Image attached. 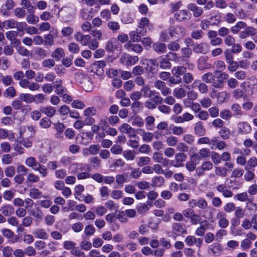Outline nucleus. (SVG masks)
I'll use <instances>...</instances> for the list:
<instances>
[{"instance_id":"nucleus-29","label":"nucleus","mask_w":257,"mask_h":257,"mask_svg":"<svg viewBox=\"0 0 257 257\" xmlns=\"http://www.w3.org/2000/svg\"><path fill=\"white\" fill-rule=\"evenodd\" d=\"M246 24L245 22L239 21L236 23L235 26L232 27L230 29L231 31L233 34H237L241 29H245Z\"/></svg>"},{"instance_id":"nucleus-15","label":"nucleus","mask_w":257,"mask_h":257,"mask_svg":"<svg viewBox=\"0 0 257 257\" xmlns=\"http://www.w3.org/2000/svg\"><path fill=\"white\" fill-rule=\"evenodd\" d=\"M124 48L128 51H134L136 53H140L143 51L141 45L138 44H134L131 41H128L125 45Z\"/></svg>"},{"instance_id":"nucleus-37","label":"nucleus","mask_w":257,"mask_h":257,"mask_svg":"<svg viewBox=\"0 0 257 257\" xmlns=\"http://www.w3.org/2000/svg\"><path fill=\"white\" fill-rule=\"evenodd\" d=\"M173 95L177 98H182L186 95V91L183 88H176L174 89Z\"/></svg>"},{"instance_id":"nucleus-19","label":"nucleus","mask_w":257,"mask_h":257,"mask_svg":"<svg viewBox=\"0 0 257 257\" xmlns=\"http://www.w3.org/2000/svg\"><path fill=\"white\" fill-rule=\"evenodd\" d=\"M188 9L193 12V16L195 17L200 16L203 12L202 8L197 7L195 4H189Z\"/></svg>"},{"instance_id":"nucleus-6","label":"nucleus","mask_w":257,"mask_h":257,"mask_svg":"<svg viewBox=\"0 0 257 257\" xmlns=\"http://www.w3.org/2000/svg\"><path fill=\"white\" fill-rule=\"evenodd\" d=\"M174 17L177 21L182 22L190 20L191 14L186 10H182L175 13Z\"/></svg>"},{"instance_id":"nucleus-32","label":"nucleus","mask_w":257,"mask_h":257,"mask_svg":"<svg viewBox=\"0 0 257 257\" xmlns=\"http://www.w3.org/2000/svg\"><path fill=\"white\" fill-rule=\"evenodd\" d=\"M214 79V74L211 72H207L202 76V80L203 81L207 83H212L213 86Z\"/></svg>"},{"instance_id":"nucleus-52","label":"nucleus","mask_w":257,"mask_h":257,"mask_svg":"<svg viewBox=\"0 0 257 257\" xmlns=\"http://www.w3.org/2000/svg\"><path fill=\"white\" fill-rule=\"evenodd\" d=\"M96 109L93 107H88L84 109L83 113L85 116H93L96 114Z\"/></svg>"},{"instance_id":"nucleus-23","label":"nucleus","mask_w":257,"mask_h":257,"mask_svg":"<svg viewBox=\"0 0 257 257\" xmlns=\"http://www.w3.org/2000/svg\"><path fill=\"white\" fill-rule=\"evenodd\" d=\"M117 42L114 38L110 39L106 43L105 50L109 52H112L117 48Z\"/></svg>"},{"instance_id":"nucleus-20","label":"nucleus","mask_w":257,"mask_h":257,"mask_svg":"<svg viewBox=\"0 0 257 257\" xmlns=\"http://www.w3.org/2000/svg\"><path fill=\"white\" fill-rule=\"evenodd\" d=\"M54 88L55 93L58 95L63 94L66 90V89L62 86V81L60 79L56 80L54 84Z\"/></svg>"},{"instance_id":"nucleus-56","label":"nucleus","mask_w":257,"mask_h":257,"mask_svg":"<svg viewBox=\"0 0 257 257\" xmlns=\"http://www.w3.org/2000/svg\"><path fill=\"white\" fill-rule=\"evenodd\" d=\"M105 207L110 211L116 210L118 206L111 200H108L105 203Z\"/></svg>"},{"instance_id":"nucleus-17","label":"nucleus","mask_w":257,"mask_h":257,"mask_svg":"<svg viewBox=\"0 0 257 257\" xmlns=\"http://www.w3.org/2000/svg\"><path fill=\"white\" fill-rule=\"evenodd\" d=\"M57 30L56 29L51 30L50 33L45 35L44 42L47 46H52L54 44V39L53 35H57Z\"/></svg>"},{"instance_id":"nucleus-34","label":"nucleus","mask_w":257,"mask_h":257,"mask_svg":"<svg viewBox=\"0 0 257 257\" xmlns=\"http://www.w3.org/2000/svg\"><path fill=\"white\" fill-rule=\"evenodd\" d=\"M229 94L226 91H221L218 93L217 99L218 103H223L229 98Z\"/></svg>"},{"instance_id":"nucleus-50","label":"nucleus","mask_w":257,"mask_h":257,"mask_svg":"<svg viewBox=\"0 0 257 257\" xmlns=\"http://www.w3.org/2000/svg\"><path fill=\"white\" fill-rule=\"evenodd\" d=\"M132 125L138 127H142L144 124V120L138 116H134L131 122Z\"/></svg>"},{"instance_id":"nucleus-40","label":"nucleus","mask_w":257,"mask_h":257,"mask_svg":"<svg viewBox=\"0 0 257 257\" xmlns=\"http://www.w3.org/2000/svg\"><path fill=\"white\" fill-rule=\"evenodd\" d=\"M165 56L169 61H173L179 64L181 63V58L178 57L175 53L169 52Z\"/></svg>"},{"instance_id":"nucleus-59","label":"nucleus","mask_w":257,"mask_h":257,"mask_svg":"<svg viewBox=\"0 0 257 257\" xmlns=\"http://www.w3.org/2000/svg\"><path fill=\"white\" fill-rule=\"evenodd\" d=\"M2 162L5 165H9L12 163V156L9 154H6L2 156Z\"/></svg>"},{"instance_id":"nucleus-51","label":"nucleus","mask_w":257,"mask_h":257,"mask_svg":"<svg viewBox=\"0 0 257 257\" xmlns=\"http://www.w3.org/2000/svg\"><path fill=\"white\" fill-rule=\"evenodd\" d=\"M42 111L48 117H52L56 112L55 109L52 106L45 107L42 109Z\"/></svg>"},{"instance_id":"nucleus-38","label":"nucleus","mask_w":257,"mask_h":257,"mask_svg":"<svg viewBox=\"0 0 257 257\" xmlns=\"http://www.w3.org/2000/svg\"><path fill=\"white\" fill-rule=\"evenodd\" d=\"M154 50L157 52L163 53L165 51L166 46L165 44L161 42H157L153 45Z\"/></svg>"},{"instance_id":"nucleus-8","label":"nucleus","mask_w":257,"mask_h":257,"mask_svg":"<svg viewBox=\"0 0 257 257\" xmlns=\"http://www.w3.org/2000/svg\"><path fill=\"white\" fill-rule=\"evenodd\" d=\"M186 159V156L183 153H177L174 160L171 161L170 165L174 167L179 168L183 166V163Z\"/></svg>"},{"instance_id":"nucleus-2","label":"nucleus","mask_w":257,"mask_h":257,"mask_svg":"<svg viewBox=\"0 0 257 257\" xmlns=\"http://www.w3.org/2000/svg\"><path fill=\"white\" fill-rule=\"evenodd\" d=\"M168 33L172 38L180 39L185 36V30L184 27L179 25L173 26L169 28Z\"/></svg>"},{"instance_id":"nucleus-57","label":"nucleus","mask_w":257,"mask_h":257,"mask_svg":"<svg viewBox=\"0 0 257 257\" xmlns=\"http://www.w3.org/2000/svg\"><path fill=\"white\" fill-rule=\"evenodd\" d=\"M10 64V63L7 58H0V67L2 70H7L9 67Z\"/></svg>"},{"instance_id":"nucleus-4","label":"nucleus","mask_w":257,"mask_h":257,"mask_svg":"<svg viewBox=\"0 0 257 257\" xmlns=\"http://www.w3.org/2000/svg\"><path fill=\"white\" fill-rule=\"evenodd\" d=\"M106 64V62L104 61H96L91 64L90 71L97 76H101L104 73V68Z\"/></svg>"},{"instance_id":"nucleus-58","label":"nucleus","mask_w":257,"mask_h":257,"mask_svg":"<svg viewBox=\"0 0 257 257\" xmlns=\"http://www.w3.org/2000/svg\"><path fill=\"white\" fill-rule=\"evenodd\" d=\"M241 185L240 181L237 180H231L229 188L233 190L238 189Z\"/></svg>"},{"instance_id":"nucleus-62","label":"nucleus","mask_w":257,"mask_h":257,"mask_svg":"<svg viewBox=\"0 0 257 257\" xmlns=\"http://www.w3.org/2000/svg\"><path fill=\"white\" fill-rule=\"evenodd\" d=\"M71 106L73 108L82 109L85 106V105L83 102L80 100H74L72 101Z\"/></svg>"},{"instance_id":"nucleus-54","label":"nucleus","mask_w":257,"mask_h":257,"mask_svg":"<svg viewBox=\"0 0 257 257\" xmlns=\"http://www.w3.org/2000/svg\"><path fill=\"white\" fill-rule=\"evenodd\" d=\"M16 93V91L14 87L13 86H10L6 90L4 93V95L6 97H10L13 98L15 96Z\"/></svg>"},{"instance_id":"nucleus-64","label":"nucleus","mask_w":257,"mask_h":257,"mask_svg":"<svg viewBox=\"0 0 257 257\" xmlns=\"http://www.w3.org/2000/svg\"><path fill=\"white\" fill-rule=\"evenodd\" d=\"M99 192L102 200H105L109 195V189L106 186H103L99 189Z\"/></svg>"},{"instance_id":"nucleus-35","label":"nucleus","mask_w":257,"mask_h":257,"mask_svg":"<svg viewBox=\"0 0 257 257\" xmlns=\"http://www.w3.org/2000/svg\"><path fill=\"white\" fill-rule=\"evenodd\" d=\"M152 182L153 186L155 187H161L164 184L165 180L162 176H156L152 178Z\"/></svg>"},{"instance_id":"nucleus-41","label":"nucleus","mask_w":257,"mask_h":257,"mask_svg":"<svg viewBox=\"0 0 257 257\" xmlns=\"http://www.w3.org/2000/svg\"><path fill=\"white\" fill-rule=\"evenodd\" d=\"M186 101H184V104L185 106L190 107L191 109L194 111L195 115L201 111V106L199 103L189 101L190 105H188L186 104Z\"/></svg>"},{"instance_id":"nucleus-55","label":"nucleus","mask_w":257,"mask_h":257,"mask_svg":"<svg viewBox=\"0 0 257 257\" xmlns=\"http://www.w3.org/2000/svg\"><path fill=\"white\" fill-rule=\"evenodd\" d=\"M148 26L150 27L151 25L149 24V20L147 18H143L141 19L139 25V29H142L141 31H143V30H146L145 28L146 27ZM151 26H152L151 25Z\"/></svg>"},{"instance_id":"nucleus-9","label":"nucleus","mask_w":257,"mask_h":257,"mask_svg":"<svg viewBox=\"0 0 257 257\" xmlns=\"http://www.w3.org/2000/svg\"><path fill=\"white\" fill-rule=\"evenodd\" d=\"M75 40L80 42L83 46H87L91 41V36L89 35H83L80 32L76 33L74 35Z\"/></svg>"},{"instance_id":"nucleus-61","label":"nucleus","mask_w":257,"mask_h":257,"mask_svg":"<svg viewBox=\"0 0 257 257\" xmlns=\"http://www.w3.org/2000/svg\"><path fill=\"white\" fill-rule=\"evenodd\" d=\"M15 168L13 166H10L5 169V173L8 177H13L15 174Z\"/></svg>"},{"instance_id":"nucleus-5","label":"nucleus","mask_w":257,"mask_h":257,"mask_svg":"<svg viewBox=\"0 0 257 257\" xmlns=\"http://www.w3.org/2000/svg\"><path fill=\"white\" fill-rule=\"evenodd\" d=\"M214 74L215 79L214 81V86L216 88L221 87L224 81L227 79L229 77L228 74L220 72L219 70H216L214 72Z\"/></svg>"},{"instance_id":"nucleus-10","label":"nucleus","mask_w":257,"mask_h":257,"mask_svg":"<svg viewBox=\"0 0 257 257\" xmlns=\"http://www.w3.org/2000/svg\"><path fill=\"white\" fill-rule=\"evenodd\" d=\"M237 131L239 134L246 135L249 134L251 131L249 124L246 121H240L237 125Z\"/></svg>"},{"instance_id":"nucleus-33","label":"nucleus","mask_w":257,"mask_h":257,"mask_svg":"<svg viewBox=\"0 0 257 257\" xmlns=\"http://www.w3.org/2000/svg\"><path fill=\"white\" fill-rule=\"evenodd\" d=\"M151 161V159L149 157H140L137 158L136 160L137 164L139 167H143L148 165Z\"/></svg>"},{"instance_id":"nucleus-26","label":"nucleus","mask_w":257,"mask_h":257,"mask_svg":"<svg viewBox=\"0 0 257 257\" xmlns=\"http://www.w3.org/2000/svg\"><path fill=\"white\" fill-rule=\"evenodd\" d=\"M151 93L150 96H149L150 100H153L158 104L163 103V98L159 95L158 92L153 90Z\"/></svg>"},{"instance_id":"nucleus-31","label":"nucleus","mask_w":257,"mask_h":257,"mask_svg":"<svg viewBox=\"0 0 257 257\" xmlns=\"http://www.w3.org/2000/svg\"><path fill=\"white\" fill-rule=\"evenodd\" d=\"M64 55L65 53L63 49L61 48H58L52 52L51 55L56 61H59L64 57Z\"/></svg>"},{"instance_id":"nucleus-43","label":"nucleus","mask_w":257,"mask_h":257,"mask_svg":"<svg viewBox=\"0 0 257 257\" xmlns=\"http://www.w3.org/2000/svg\"><path fill=\"white\" fill-rule=\"evenodd\" d=\"M121 20L124 24H132L134 22V18L131 14L126 13L122 15Z\"/></svg>"},{"instance_id":"nucleus-25","label":"nucleus","mask_w":257,"mask_h":257,"mask_svg":"<svg viewBox=\"0 0 257 257\" xmlns=\"http://www.w3.org/2000/svg\"><path fill=\"white\" fill-rule=\"evenodd\" d=\"M0 210L5 216H9L14 213V208L11 205H6L2 206Z\"/></svg>"},{"instance_id":"nucleus-47","label":"nucleus","mask_w":257,"mask_h":257,"mask_svg":"<svg viewBox=\"0 0 257 257\" xmlns=\"http://www.w3.org/2000/svg\"><path fill=\"white\" fill-rule=\"evenodd\" d=\"M231 110L233 112V116L239 117L242 115L240 106L238 104H233L231 106Z\"/></svg>"},{"instance_id":"nucleus-7","label":"nucleus","mask_w":257,"mask_h":257,"mask_svg":"<svg viewBox=\"0 0 257 257\" xmlns=\"http://www.w3.org/2000/svg\"><path fill=\"white\" fill-rule=\"evenodd\" d=\"M119 130L121 133L126 134L131 138H136L137 137L135 128H133L128 123H122L119 126Z\"/></svg>"},{"instance_id":"nucleus-46","label":"nucleus","mask_w":257,"mask_h":257,"mask_svg":"<svg viewBox=\"0 0 257 257\" xmlns=\"http://www.w3.org/2000/svg\"><path fill=\"white\" fill-rule=\"evenodd\" d=\"M160 66L161 68L166 69L170 68L171 66V64L169 60L165 57H161L160 59Z\"/></svg>"},{"instance_id":"nucleus-63","label":"nucleus","mask_w":257,"mask_h":257,"mask_svg":"<svg viewBox=\"0 0 257 257\" xmlns=\"http://www.w3.org/2000/svg\"><path fill=\"white\" fill-rule=\"evenodd\" d=\"M100 147L98 145H91L88 147L90 154L95 155L97 154L100 150Z\"/></svg>"},{"instance_id":"nucleus-18","label":"nucleus","mask_w":257,"mask_h":257,"mask_svg":"<svg viewBox=\"0 0 257 257\" xmlns=\"http://www.w3.org/2000/svg\"><path fill=\"white\" fill-rule=\"evenodd\" d=\"M198 87L199 91L200 93L204 94L208 92V88L207 85L204 83L200 82V80H195L192 84V88H194Z\"/></svg>"},{"instance_id":"nucleus-48","label":"nucleus","mask_w":257,"mask_h":257,"mask_svg":"<svg viewBox=\"0 0 257 257\" xmlns=\"http://www.w3.org/2000/svg\"><path fill=\"white\" fill-rule=\"evenodd\" d=\"M68 48L69 52L73 54L78 53L80 50L79 45L74 42L70 43L68 46Z\"/></svg>"},{"instance_id":"nucleus-28","label":"nucleus","mask_w":257,"mask_h":257,"mask_svg":"<svg viewBox=\"0 0 257 257\" xmlns=\"http://www.w3.org/2000/svg\"><path fill=\"white\" fill-rule=\"evenodd\" d=\"M54 128L57 131L56 137L57 138H63L62 133L65 129V125L63 123L57 122L54 123Z\"/></svg>"},{"instance_id":"nucleus-44","label":"nucleus","mask_w":257,"mask_h":257,"mask_svg":"<svg viewBox=\"0 0 257 257\" xmlns=\"http://www.w3.org/2000/svg\"><path fill=\"white\" fill-rule=\"evenodd\" d=\"M257 166V159L256 157H251L247 162V164L244 166L245 170L250 169Z\"/></svg>"},{"instance_id":"nucleus-30","label":"nucleus","mask_w":257,"mask_h":257,"mask_svg":"<svg viewBox=\"0 0 257 257\" xmlns=\"http://www.w3.org/2000/svg\"><path fill=\"white\" fill-rule=\"evenodd\" d=\"M186 68L184 66H175L172 69L173 75L180 76L185 74Z\"/></svg>"},{"instance_id":"nucleus-27","label":"nucleus","mask_w":257,"mask_h":257,"mask_svg":"<svg viewBox=\"0 0 257 257\" xmlns=\"http://www.w3.org/2000/svg\"><path fill=\"white\" fill-rule=\"evenodd\" d=\"M194 131L196 134L199 136H204L205 134V128L203 125V122L198 121L195 124Z\"/></svg>"},{"instance_id":"nucleus-24","label":"nucleus","mask_w":257,"mask_h":257,"mask_svg":"<svg viewBox=\"0 0 257 257\" xmlns=\"http://www.w3.org/2000/svg\"><path fill=\"white\" fill-rule=\"evenodd\" d=\"M33 170L38 171L39 173L43 177H45L47 174V170L45 166H41L38 163H37L33 158Z\"/></svg>"},{"instance_id":"nucleus-12","label":"nucleus","mask_w":257,"mask_h":257,"mask_svg":"<svg viewBox=\"0 0 257 257\" xmlns=\"http://www.w3.org/2000/svg\"><path fill=\"white\" fill-rule=\"evenodd\" d=\"M209 253L214 256H220L222 253V248L220 243L215 242L209 246Z\"/></svg>"},{"instance_id":"nucleus-45","label":"nucleus","mask_w":257,"mask_h":257,"mask_svg":"<svg viewBox=\"0 0 257 257\" xmlns=\"http://www.w3.org/2000/svg\"><path fill=\"white\" fill-rule=\"evenodd\" d=\"M150 203H142L137 207L138 212L140 214H144L150 209Z\"/></svg>"},{"instance_id":"nucleus-14","label":"nucleus","mask_w":257,"mask_h":257,"mask_svg":"<svg viewBox=\"0 0 257 257\" xmlns=\"http://www.w3.org/2000/svg\"><path fill=\"white\" fill-rule=\"evenodd\" d=\"M147 30H143L141 31L137 29L136 31H133L129 33L131 39L134 42H138L141 41V35H144L146 33Z\"/></svg>"},{"instance_id":"nucleus-39","label":"nucleus","mask_w":257,"mask_h":257,"mask_svg":"<svg viewBox=\"0 0 257 257\" xmlns=\"http://www.w3.org/2000/svg\"><path fill=\"white\" fill-rule=\"evenodd\" d=\"M182 57L181 60L183 61H187V59L189 58L192 54V50L187 47L183 48L181 49Z\"/></svg>"},{"instance_id":"nucleus-11","label":"nucleus","mask_w":257,"mask_h":257,"mask_svg":"<svg viewBox=\"0 0 257 257\" xmlns=\"http://www.w3.org/2000/svg\"><path fill=\"white\" fill-rule=\"evenodd\" d=\"M193 51L196 53L205 54L209 52V45L206 43L196 44L193 48Z\"/></svg>"},{"instance_id":"nucleus-53","label":"nucleus","mask_w":257,"mask_h":257,"mask_svg":"<svg viewBox=\"0 0 257 257\" xmlns=\"http://www.w3.org/2000/svg\"><path fill=\"white\" fill-rule=\"evenodd\" d=\"M35 235L37 238L41 239H46L48 237V234L43 229H38L35 230Z\"/></svg>"},{"instance_id":"nucleus-21","label":"nucleus","mask_w":257,"mask_h":257,"mask_svg":"<svg viewBox=\"0 0 257 257\" xmlns=\"http://www.w3.org/2000/svg\"><path fill=\"white\" fill-rule=\"evenodd\" d=\"M217 218L219 219L218 225L221 228H226L228 226L229 222L226 218V215L224 213L219 212L217 215Z\"/></svg>"},{"instance_id":"nucleus-36","label":"nucleus","mask_w":257,"mask_h":257,"mask_svg":"<svg viewBox=\"0 0 257 257\" xmlns=\"http://www.w3.org/2000/svg\"><path fill=\"white\" fill-rule=\"evenodd\" d=\"M232 95L236 99L243 98L244 100L247 99V95L245 94L243 91L240 89H236L232 92Z\"/></svg>"},{"instance_id":"nucleus-13","label":"nucleus","mask_w":257,"mask_h":257,"mask_svg":"<svg viewBox=\"0 0 257 257\" xmlns=\"http://www.w3.org/2000/svg\"><path fill=\"white\" fill-rule=\"evenodd\" d=\"M15 6V3L13 0H7L5 3L2 5L1 12L4 15L8 16L10 14V11L13 9Z\"/></svg>"},{"instance_id":"nucleus-60","label":"nucleus","mask_w":257,"mask_h":257,"mask_svg":"<svg viewBox=\"0 0 257 257\" xmlns=\"http://www.w3.org/2000/svg\"><path fill=\"white\" fill-rule=\"evenodd\" d=\"M152 91L153 90L150 89V87L149 85H146L142 88L141 92L143 94V96L144 97L149 98V96H150V94H151V92H152Z\"/></svg>"},{"instance_id":"nucleus-1","label":"nucleus","mask_w":257,"mask_h":257,"mask_svg":"<svg viewBox=\"0 0 257 257\" xmlns=\"http://www.w3.org/2000/svg\"><path fill=\"white\" fill-rule=\"evenodd\" d=\"M72 172L77 174V177L79 180L85 179L90 177V166L85 164H72L70 167Z\"/></svg>"},{"instance_id":"nucleus-49","label":"nucleus","mask_w":257,"mask_h":257,"mask_svg":"<svg viewBox=\"0 0 257 257\" xmlns=\"http://www.w3.org/2000/svg\"><path fill=\"white\" fill-rule=\"evenodd\" d=\"M61 32L63 37H68L73 34L74 30L72 28L67 26L63 27Z\"/></svg>"},{"instance_id":"nucleus-3","label":"nucleus","mask_w":257,"mask_h":257,"mask_svg":"<svg viewBox=\"0 0 257 257\" xmlns=\"http://www.w3.org/2000/svg\"><path fill=\"white\" fill-rule=\"evenodd\" d=\"M172 231L168 232L169 236L172 237L175 239L178 236L186 233V229L183 225L180 223H174L172 226Z\"/></svg>"},{"instance_id":"nucleus-42","label":"nucleus","mask_w":257,"mask_h":257,"mask_svg":"<svg viewBox=\"0 0 257 257\" xmlns=\"http://www.w3.org/2000/svg\"><path fill=\"white\" fill-rule=\"evenodd\" d=\"M123 157L127 161H133L135 158V152L132 150H125L122 152Z\"/></svg>"},{"instance_id":"nucleus-16","label":"nucleus","mask_w":257,"mask_h":257,"mask_svg":"<svg viewBox=\"0 0 257 257\" xmlns=\"http://www.w3.org/2000/svg\"><path fill=\"white\" fill-rule=\"evenodd\" d=\"M207 57L206 56H201L198 60V69L200 70L210 69L212 68V65L207 62Z\"/></svg>"},{"instance_id":"nucleus-22","label":"nucleus","mask_w":257,"mask_h":257,"mask_svg":"<svg viewBox=\"0 0 257 257\" xmlns=\"http://www.w3.org/2000/svg\"><path fill=\"white\" fill-rule=\"evenodd\" d=\"M126 59L125 64L127 66H132L135 65L139 60L138 57L136 56H130L129 55H125L121 57V61Z\"/></svg>"}]
</instances>
